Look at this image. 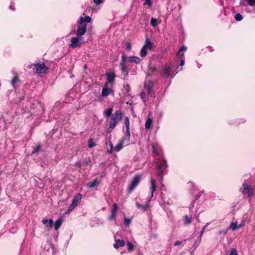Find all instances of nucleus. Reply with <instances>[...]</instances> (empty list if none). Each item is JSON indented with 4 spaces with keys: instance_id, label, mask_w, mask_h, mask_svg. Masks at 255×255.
<instances>
[{
    "instance_id": "1",
    "label": "nucleus",
    "mask_w": 255,
    "mask_h": 255,
    "mask_svg": "<svg viewBox=\"0 0 255 255\" xmlns=\"http://www.w3.org/2000/svg\"><path fill=\"white\" fill-rule=\"evenodd\" d=\"M239 191L243 195V198L250 201L255 195V187L250 178L245 179Z\"/></svg>"
},
{
    "instance_id": "2",
    "label": "nucleus",
    "mask_w": 255,
    "mask_h": 255,
    "mask_svg": "<svg viewBox=\"0 0 255 255\" xmlns=\"http://www.w3.org/2000/svg\"><path fill=\"white\" fill-rule=\"evenodd\" d=\"M25 100V97L24 96L19 98V105H21V101H23V106L22 109L23 110V113L24 112H30L32 114H35L36 115L41 114L44 112V109L42 105L39 103H34L31 104L29 108L28 107V101Z\"/></svg>"
},
{
    "instance_id": "3",
    "label": "nucleus",
    "mask_w": 255,
    "mask_h": 255,
    "mask_svg": "<svg viewBox=\"0 0 255 255\" xmlns=\"http://www.w3.org/2000/svg\"><path fill=\"white\" fill-rule=\"evenodd\" d=\"M91 21V18L89 16L80 17L77 23V30L76 32L77 36L82 37L87 31V24Z\"/></svg>"
},
{
    "instance_id": "4",
    "label": "nucleus",
    "mask_w": 255,
    "mask_h": 255,
    "mask_svg": "<svg viewBox=\"0 0 255 255\" xmlns=\"http://www.w3.org/2000/svg\"><path fill=\"white\" fill-rule=\"evenodd\" d=\"M168 167L167 161L164 158H162L160 163H158L156 165L157 175L158 180L161 183L163 180L164 172L166 170Z\"/></svg>"
},
{
    "instance_id": "5",
    "label": "nucleus",
    "mask_w": 255,
    "mask_h": 255,
    "mask_svg": "<svg viewBox=\"0 0 255 255\" xmlns=\"http://www.w3.org/2000/svg\"><path fill=\"white\" fill-rule=\"evenodd\" d=\"M123 116V113L121 110L116 111L111 116L109 123V128L113 129L117 124L122 119Z\"/></svg>"
},
{
    "instance_id": "6",
    "label": "nucleus",
    "mask_w": 255,
    "mask_h": 255,
    "mask_svg": "<svg viewBox=\"0 0 255 255\" xmlns=\"http://www.w3.org/2000/svg\"><path fill=\"white\" fill-rule=\"evenodd\" d=\"M141 181V175L136 174L133 177L128 188V192L130 193L139 185Z\"/></svg>"
},
{
    "instance_id": "7",
    "label": "nucleus",
    "mask_w": 255,
    "mask_h": 255,
    "mask_svg": "<svg viewBox=\"0 0 255 255\" xmlns=\"http://www.w3.org/2000/svg\"><path fill=\"white\" fill-rule=\"evenodd\" d=\"M84 43V38L79 36L73 37L71 39V43L69 47L75 48Z\"/></svg>"
},
{
    "instance_id": "8",
    "label": "nucleus",
    "mask_w": 255,
    "mask_h": 255,
    "mask_svg": "<svg viewBox=\"0 0 255 255\" xmlns=\"http://www.w3.org/2000/svg\"><path fill=\"white\" fill-rule=\"evenodd\" d=\"M107 76V81L105 83V86H109V84H111V86H113L114 82L115 79L116 77L115 73L112 72H109L106 74Z\"/></svg>"
},
{
    "instance_id": "9",
    "label": "nucleus",
    "mask_w": 255,
    "mask_h": 255,
    "mask_svg": "<svg viewBox=\"0 0 255 255\" xmlns=\"http://www.w3.org/2000/svg\"><path fill=\"white\" fill-rule=\"evenodd\" d=\"M172 66L170 63L166 64L161 70V75L163 76L168 77L171 74Z\"/></svg>"
},
{
    "instance_id": "10",
    "label": "nucleus",
    "mask_w": 255,
    "mask_h": 255,
    "mask_svg": "<svg viewBox=\"0 0 255 255\" xmlns=\"http://www.w3.org/2000/svg\"><path fill=\"white\" fill-rule=\"evenodd\" d=\"M34 65L37 73H38V74L45 73L46 71L48 70L47 68L46 67L44 63L41 64H34Z\"/></svg>"
},
{
    "instance_id": "11",
    "label": "nucleus",
    "mask_w": 255,
    "mask_h": 255,
    "mask_svg": "<svg viewBox=\"0 0 255 255\" xmlns=\"http://www.w3.org/2000/svg\"><path fill=\"white\" fill-rule=\"evenodd\" d=\"M152 87L153 83L150 80H149L145 84L144 90L146 91L148 95H150L152 93Z\"/></svg>"
},
{
    "instance_id": "12",
    "label": "nucleus",
    "mask_w": 255,
    "mask_h": 255,
    "mask_svg": "<svg viewBox=\"0 0 255 255\" xmlns=\"http://www.w3.org/2000/svg\"><path fill=\"white\" fill-rule=\"evenodd\" d=\"M82 198V196L80 193L76 194L73 199L71 204L75 206V207H76L80 203Z\"/></svg>"
},
{
    "instance_id": "13",
    "label": "nucleus",
    "mask_w": 255,
    "mask_h": 255,
    "mask_svg": "<svg viewBox=\"0 0 255 255\" xmlns=\"http://www.w3.org/2000/svg\"><path fill=\"white\" fill-rule=\"evenodd\" d=\"M82 198V196L80 193L76 194L73 199L71 204L75 206V207H76L80 203Z\"/></svg>"
},
{
    "instance_id": "14",
    "label": "nucleus",
    "mask_w": 255,
    "mask_h": 255,
    "mask_svg": "<svg viewBox=\"0 0 255 255\" xmlns=\"http://www.w3.org/2000/svg\"><path fill=\"white\" fill-rule=\"evenodd\" d=\"M82 198V196L80 193L76 194L73 199L71 204L75 206V207H76L80 203Z\"/></svg>"
},
{
    "instance_id": "15",
    "label": "nucleus",
    "mask_w": 255,
    "mask_h": 255,
    "mask_svg": "<svg viewBox=\"0 0 255 255\" xmlns=\"http://www.w3.org/2000/svg\"><path fill=\"white\" fill-rule=\"evenodd\" d=\"M128 64L129 63H120V66L121 67V70L123 73H125V77H127L128 75Z\"/></svg>"
},
{
    "instance_id": "16",
    "label": "nucleus",
    "mask_w": 255,
    "mask_h": 255,
    "mask_svg": "<svg viewBox=\"0 0 255 255\" xmlns=\"http://www.w3.org/2000/svg\"><path fill=\"white\" fill-rule=\"evenodd\" d=\"M118 209V206L116 203H114L113 205V207L111 210V215L110 216L109 219L110 221H112L115 219L116 216V212Z\"/></svg>"
},
{
    "instance_id": "17",
    "label": "nucleus",
    "mask_w": 255,
    "mask_h": 255,
    "mask_svg": "<svg viewBox=\"0 0 255 255\" xmlns=\"http://www.w3.org/2000/svg\"><path fill=\"white\" fill-rule=\"evenodd\" d=\"M100 181L97 178L94 179L92 181H90L86 184V186L89 188H93L97 187L100 185Z\"/></svg>"
},
{
    "instance_id": "18",
    "label": "nucleus",
    "mask_w": 255,
    "mask_h": 255,
    "mask_svg": "<svg viewBox=\"0 0 255 255\" xmlns=\"http://www.w3.org/2000/svg\"><path fill=\"white\" fill-rule=\"evenodd\" d=\"M14 117L13 116H9L8 114H6L3 116V121L4 125H8L12 123Z\"/></svg>"
},
{
    "instance_id": "19",
    "label": "nucleus",
    "mask_w": 255,
    "mask_h": 255,
    "mask_svg": "<svg viewBox=\"0 0 255 255\" xmlns=\"http://www.w3.org/2000/svg\"><path fill=\"white\" fill-rule=\"evenodd\" d=\"M20 83V80L17 75L14 76L12 79L11 81V85L13 88H17L19 86V83Z\"/></svg>"
},
{
    "instance_id": "20",
    "label": "nucleus",
    "mask_w": 255,
    "mask_h": 255,
    "mask_svg": "<svg viewBox=\"0 0 255 255\" xmlns=\"http://www.w3.org/2000/svg\"><path fill=\"white\" fill-rule=\"evenodd\" d=\"M108 86H104L102 89V95L103 97H107L112 92L111 88H108Z\"/></svg>"
},
{
    "instance_id": "21",
    "label": "nucleus",
    "mask_w": 255,
    "mask_h": 255,
    "mask_svg": "<svg viewBox=\"0 0 255 255\" xmlns=\"http://www.w3.org/2000/svg\"><path fill=\"white\" fill-rule=\"evenodd\" d=\"M42 223L47 228H52L53 225V221L52 219L47 220L46 219L42 220Z\"/></svg>"
},
{
    "instance_id": "22",
    "label": "nucleus",
    "mask_w": 255,
    "mask_h": 255,
    "mask_svg": "<svg viewBox=\"0 0 255 255\" xmlns=\"http://www.w3.org/2000/svg\"><path fill=\"white\" fill-rule=\"evenodd\" d=\"M150 182H151L150 190H151V192L150 198H152L153 196V193L156 190V184H155V181L152 178H151V179Z\"/></svg>"
},
{
    "instance_id": "23",
    "label": "nucleus",
    "mask_w": 255,
    "mask_h": 255,
    "mask_svg": "<svg viewBox=\"0 0 255 255\" xmlns=\"http://www.w3.org/2000/svg\"><path fill=\"white\" fill-rule=\"evenodd\" d=\"M246 120L245 119L242 118V119H237L235 121H229L228 124L229 125H240L241 124L245 123L246 122Z\"/></svg>"
},
{
    "instance_id": "24",
    "label": "nucleus",
    "mask_w": 255,
    "mask_h": 255,
    "mask_svg": "<svg viewBox=\"0 0 255 255\" xmlns=\"http://www.w3.org/2000/svg\"><path fill=\"white\" fill-rule=\"evenodd\" d=\"M143 46L147 50H151L153 48V43L148 38L146 39Z\"/></svg>"
},
{
    "instance_id": "25",
    "label": "nucleus",
    "mask_w": 255,
    "mask_h": 255,
    "mask_svg": "<svg viewBox=\"0 0 255 255\" xmlns=\"http://www.w3.org/2000/svg\"><path fill=\"white\" fill-rule=\"evenodd\" d=\"M152 123V118H150L148 115V118L145 123V129H149L151 128Z\"/></svg>"
},
{
    "instance_id": "26",
    "label": "nucleus",
    "mask_w": 255,
    "mask_h": 255,
    "mask_svg": "<svg viewBox=\"0 0 255 255\" xmlns=\"http://www.w3.org/2000/svg\"><path fill=\"white\" fill-rule=\"evenodd\" d=\"M125 243L122 240H118L116 241V243L114 245V247L115 249H118L120 247H123L125 246Z\"/></svg>"
},
{
    "instance_id": "27",
    "label": "nucleus",
    "mask_w": 255,
    "mask_h": 255,
    "mask_svg": "<svg viewBox=\"0 0 255 255\" xmlns=\"http://www.w3.org/2000/svg\"><path fill=\"white\" fill-rule=\"evenodd\" d=\"M63 220L61 218H59L56 221L54 224V229L55 230H57L62 225Z\"/></svg>"
},
{
    "instance_id": "28",
    "label": "nucleus",
    "mask_w": 255,
    "mask_h": 255,
    "mask_svg": "<svg viewBox=\"0 0 255 255\" xmlns=\"http://www.w3.org/2000/svg\"><path fill=\"white\" fill-rule=\"evenodd\" d=\"M129 62H133L136 64H138L140 62V59L139 57L132 56L129 57Z\"/></svg>"
},
{
    "instance_id": "29",
    "label": "nucleus",
    "mask_w": 255,
    "mask_h": 255,
    "mask_svg": "<svg viewBox=\"0 0 255 255\" xmlns=\"http://www.w3.org/2000/svg\"><path fill=\"white\" fill-rule=\"evenodd\" d=\"M113 111V109L112 107L108 108L107 109H106L104 112V115L106 117H109L110 116H112V113Z\"/></svg>"
},
{
    "instance_id": "30",
    "label": "nucleus",
    "mask_w": 255,
    "mask_h": 255,
    "mask_svg": "<svg viewBox=\"0 0 255 255\" xmlns=\"http://www.w3.org/2000/svg\"><path fill=\"white\" fill-rule=\"evenodd\" d=\"M124 143L123 141L121 140L120 142L115 147V151L117 152L120 151L123 147Z\"/></svg>"
},
{
    "instance_id": "31",
    "label": "nucleus",
    "mask_w": 255,
    "mask_h": 255,
    "mask_svg": "<svg viewBox=\"0 0 255 255\" xmlns=\"http://www.w3.org/2000/svg\"><path fill=\"white\" fill-rule=\"evenodd\" d=\"M201 240L200 239L197 238L196 240L194 242V243L192 246V251L194 252L195 251L196 248L199 246Z\"/></svg>"
},
{
    "instance_id": "32",
    "label": "nucleus",
    "mask_w": 255,
    "mask_h": 255,
    "mask_svg": "<svg viewBox=\"0 0 255 255\" xmlns=\"http://www.w3.org/2000/svg\"><path fill=\"white\" fill-rule=\"evenodd\" d=\"M147 49H146L143 46L142 47L140 51V56L141 57H144L147 53Z\"/></svg>"
},
{
    "instance_id": "33",
    "label": "nucleus",
    "mask_w": 255,
    "mask_h": 255,
    "mask_svg": "<svg viewBox=\"0 0 255 255\" xmlns=\"http://www.w3.org/2000/svg\"><path fill=\"white\" fill-rule=\"evenodd\" d=\"M136 206L138 208H142L144 210H146L149 207V204L146 203L145 205H142L139 203H136Z\"/></svg>"
},
{
    "instance_id": "34",
    "label": "nucleus",
    "mask_w": 255,
    "mask_h": 255,
    "mask_svg": "<svg viewBox=\"0 0 255 255\" xmlns=\"http://www.w3.org/2000/svg\"><path fill=\"white\" fill-rule=\"evenodd\" d=\"M127 246L128 247V250L129 252H131L132 251H133L134 247L132 243L129 241H128L127 243Z\"/></svg>"
},
{
    "instance_id": "35",
    "label": "nucleus",
    "mask_w": 255,
    "mask_h": 255,
    "mask_svg": "<svg viewBox=\"0 0 255 255\" xmlns=\"http://www.w3.org/2000/svg\"><path fill=\"white\" fill-rule=\"evenodd\" d=\"M191 223V219L189 218L187 215H185L184 217V223L185 225H188Z\"/></svg>"
},
{
    "instance_id": "36",
    "label": "nucleus",
    "mask_w": 255,
    "mask_h": 255,
    "mask_svg": "<svg viewBox=\"0 0 255 255\" xmlns=\"http://www.w3.org/2000/svg\"><path fill=\"white\" fill-rule=\"evenodd\" d=\"M41 147L40 144H38L37 146H36L35 147H33V150L32 151V154L37 153L40 151Z\"/></svg>"
},
{
    "instance_id": "37",
    "label": "nucleus",
    "mask_w": 255,
    "mask_h": 255,
    "mask_svg": "<svg viewBox=\"0 0 255 255\" xmlns=\"http://www.w3.org/2000/svg\"><path fill=\"white\" fill-rule=\"evenodd\" d=\"M91 162V160L89 158H85L82 161V166H87Z\"/></svg>"
},
{
    "instance_id": "38",
    "label": "nucleus",
    "mask_w": 255,
    "mask_h": 255,
    "mask_svg": "<svg viewBox=\"0 0 255 255\" xmlns=\"http://www.w3.org/2000/svg\"><path fill=\"white\" fill-rule=\"evenodd\" d=\"M88 147L92 148L94 147L96 145L94 141V139L93 138H90L89 139L88 141Z\"/></svg>"
},
{
    "instance_id": "39",
    "label": "nucleus",
    "mask_w": 255,
    "mask_h": 255,
    "mask_svg": "<svg viewBox=\"0 0 255 255\" xmlns=\"http://www.w3.org/2000/svg\"><path fill=\"white\" fill-rule=\"evenodd\" d=\"M125 125L126 126V129L129 128V119L128 117H126L125 118Z\"/></svg>"
},
{
    "instance_id": "40",
    "label": "nucleus",
    "mask_w": 255,
    "mask_h": 255,
    "mask_svg": "<svg viewBox=\"0 0 255 255\" xmlns=\"http://www.w3.org/2000/svg\"><path fill=\"white\" fill-rule=\"evenodd\" d=\"M235 18L236 21H240L243 19V17L241 14L238 13L235 15Z\"/></svg>"
},
{
    "instance_id": "41",
    "label": "nucleus",
    "mask_w": 255,
    "mask_h": 255,
    "mask_svg": "<svg viewBox=\"0 0 255 255\" xmlns=\"http://www.w3.org/2000/svg\"><path fill=\"white\" fill-rule=\"evenodd\" d=\"M76 207H75V206H74L73 205H72L71 204L69 205V206L68 207V209L67 210V211L65 212V214H69L74 209H75Z\"/></svg>"
},
{
    "instance_id": "42",
    "label": "nucleus",
    "mask_w": 255,
    "mask_h": 255,
    "mask_svg": "<svg viewBox=\"0 0 255 255\" xmlns=\"http://www.w3.org/2000/svg\"><path fill=\"white\" fill-rule=\"evenodd\" d=\"M129 59V58L126 57V56L123 55L122 56V61L121 62V63H123V64L124 63H129V61H127V59Z\"/></svg>"
},
{
    "instance_id": "43",
    "label": "nucleus",
    "mask_w": 255,
    "mask_h": 255,
    "mask_svg": "<svg viewBox=\"0 0 255 255\" xmlns=\"http://www.w3.org/2000/svg\"><path fill=\"white\" fill-rule=\"evenodd\" d=\"M150 24L153 27H155L157 25V19L155 18L152 17L150 20Z\"/></svg>"
},
{
    "instance_id": "44",
    "label": "nucleus",
    "mask_w": 255,
    "mask_h": 255,
    "mask_svg": "<svg viewBox=\"0 0 255 255\" xmlns=\"http://www.w3.org/2000/svg\"><path fill=\"white\" fill-rule=\"evenodd\" d=\"M237 223H232L230 225L229 229H232L233 231H235L237 230Z\"/></svg>"
},
{
    "instance_id": "45",
    "label": "nucleus",
    "mask_w": 255,
    "mask_h": 255,
    "mask_svg": "<svg viewBox=\"0 0 255 255\" xmlns=\"http://www.w3.org/2000/svg\"><path fill=\"white\" fill-rule=\"evenodd\" d=\"M130 136H128V135H124V137L122 138V139L121 140V141H123V142L124 143H125V142H128L129 141V140H130Z\"/></svg>"
},
{
    "instance_id": "46",
    "label": "nucleus",
    "mask_w": 255,
    "mask_h": 255,
    "mask_svg": "<svg viewBox=\"0 0 255 255\" xmlns=\"http://www.w3.org/2000/svg\"><path fill=\"white\" fill-rule=\"evenodd\" d=\"M131 223V219L129 218H126L124 219V224L125 225L128 226Z\"/></svg>"
},
{
    "instance_id": "47",
    "label": "nucleus",
    "mask_w": 255,
    "mask_h": 255,
    "mask_svg": "<svg viewBox=\"0 0 255 255\" xmlns=\"http://www.w3.org/2000/svg\"><path fill=\"white\" fill-rule=\"evenodd\" d=\"M229 255H238L237 251L236 249H232Z\"/></svg>"
},
{
    "instance_id": "48",
    "label": "nucleus",
    "mask_w": 255,
    "mask_h": 255,
    "mask_svg": "<svg viewBox=\"0 0 255 255\" xmlns=\"http://www.w3.org/2000/svg\"><path fill=\"white\" fill-rule=\"evenodd\" d=\"M250 6L255 5V0H246Z\"/></svg>"
},
{
    "instance_id": "49",
    "label": "nucleus",
    "mask_w": 255,
    "mask_h": 255,
    "mask_svg": "<svg viewBox=\"0 0 255 255\" xmlns=\"http://www.w3.org/2000/svg\"><path fill=\"white\" fill-rule=\"evenodd\" d=\"M177 54L179 58H182V57H184V53L182 51H180V50L178 51Z\"/></svg>"
},
{
    "instance_id": "50",
    "label": "nucleus",
    "mask_w": 255,
    "mask_h": 255,
    "mask_svg": "<svg viewBox=\"0 0 255 255\" xmlns=\"http://www.w3.org/2000/svg\"><path fill=\"white\" fill-rule=\"evenodd\" d=\"M4 124L3 120L0 119V131L3 129Z\"/></svg>"
},
{
    "instance_id": "51",
    "label": "nucleus",
    "mask_w": 255,
    "mask_h": 255,
    "mask_svg": "<svg viewBox=\"0 0 255 255\" xmlns=\"http://www.w3.org/2000/svg\"><path fill=\"white\" fill-rule=\"evenodd\" d=\"M105 0H94V2L97 4H100L101 3L103 2Z\"/></svg>"
},
{
    "instance_id": "52",
    "label": "nucleus",
    "mask_w": 255,
    "mask_h": 255,
    "mask_svg": "<svg viewBox=\"0 0 255 255\" xmlns=\"http://www.w3.org/2000/svg\"><path fill=\"white\" fill-rule=\"evenodd\" d=\"M75 166H77V167H81L82 166V161H78L75 164Z\"/></svg>"
},
{
    "instance_id": "53",
    "label": "nucleus",
    "mask_w": 255,
    "mask_h": 255,
    "mask_svg": "<svg viewBox=\"0 0 255 255\" xmlns=\"http://www.w3.org/2000/svg\"><path fill=\"white\" fill-rule=\"evenodd\" d=\"M145 3L148 5L149 7H150L152 5V3L150 0H145Z\"/></svg>"
},
{
    "instance_id": "54",
    "label": "nucleus",
    "mask_w": 255,
    "mask_h": 255,
    "mask_svg": "<svg viewBox=\"0 0 255 255\" xmlns=\"http://www.w3.org/2000/svg\"><path fill=\"white\" fill-rule=\"evenodd\" d=\"M227 232H228V230H222V231H220L219 232V235H221V234L226 235L227 233Z\"/></svg>"
},
{
    "instance_id": "55",
    "label": "nucleus",
    "mask_w": 255,
    "mask_h": 255,
    "mask_svg": "<svg viewBox=\"0 0 255 255\" xmlns=\"http://www.w3.org/2000/svg\"><path fill=\"white\" fill-rule=\"evenodd\" d=\"M184 57H182L181 58V61H180V65L181 66H182L184 65L185 64V61H184Z\"/></svg>"
},
{
    "instance_id": "56",
    "label": "nucleus",
    "mask_w": 255,
    "mask_h": 255,
    "mask_svg": "<svg viewBox=\"0 0 255 255\" xmlns=\"http://www.w3.org/2000/svg\"><path fill=\"white\" fill-rule=\"evenodd\" d=\"M126 49L127 50H129L131 49V45L130 43H128L126 45Z\"/></svg>"
},
{
    "instance_id": "57",
    "label": "nucleus",
    "mask_w": 255,
    "mask_h": 255,
    "mask_svg": "<svg viewBox=\"0 0 255 255\" xmlns=\"http://www.w3.org/2000/svg\"><path fill=\"white\" fill-rule=\"evenodd\" d=\"M125 135H128V136H130V132H129V128L128 129H126V131L125 132Z\"/></svg>"
},
{
    "instance_id": "58",
    "label": "nucleus",
    "mask_w": 255,
    "mask_h": 255,
    "mask_svg": "<svg viewBox=\"0 0 255 255\" xmlns=\"http://www.w3.org/2000/svg\"><path fill=\"white\" fill-rule=\"evenodd\" d=\"M181 242L180 241H176L175 244H174V246H180L181 244Z\"/></svg>"
},
{
    "instance_id": "59",
    "label": "nucleus",
    "mask_w": 255,
    "mask_h": 255,
    "mask_svg": "<svg viewBox=\"0 0 255 255\" xmlns=\"http://www.w3.org/2000/svg\"><path fill=\"white\" fill-rule=\"evenodd\" d=\"M141 98L143 100L145 96V93L143 92H142L140 94Z\"/></svg>"
},
{
    "instance_id": "60",
    "label": "nucleus",
    "mask_w": 255,
    "mask_h": 255,
    "mask_svg": "<svg viewBox=\"0 0 255 255\" xmlns=\"http://www.w3.org/2000/svg\"><path fill=\"white\" fill-rule=\"evenodd\" d=\"M187 49V47L185 46H182L180 49V51H183L184 50H186Z\"/></svg>"
},
{
    "instance_id": "61",
    "label": "nucleus",
    "mask_w": 255,
    "mask_h": 255,
    "mask_svg": "<svg viewBox=\"0 0 255 255\" xmlns=\"http://www.w3.org/2000/svg\"><path fill=\"white\" fill-rule=\"evenodd\" d=\"M9 9H10L12 10H14L15 8H14L13 5L12 4V2L11 3V4L9 6Z\"/></svg>"
},
{
    "instance_id": "62",
    "label": "nucleus",
    "mask_w": 255,
    "mask_h": 255,
    "mask_svg": "<svg viewBox=\"0 0 255 255\" xmlns=\"http://www.w3.org/2000/svg\"><path fill=\"white\" fill-rule=\"evenodd\" d=\"M154 71H156V69H155V68H153V69H152V68H149V70H148V72H149H149L153 73V72H154Z\"/></svg>"
},
{
    "instance_id": "63",
    "label": "nucleus",
    "mask_w": 255,
    "mask_h": 255,
    "mask_svg": "<svg viewBox=\"0 0 255 255\" xmlns=\"http://www.w3.org/2000/svg\"><path fill=\"white\" fill-rule=\"evenodd\" d=\"M204 233V231L203 230H202L201 232H200V235L197 238L198 239H200L201 240V238H202V236L203 235V234Z\"/></svg>"
},
{
    "instance_id": "64",
    "label": "nucleus",
    "mask_w": 255,
    "mask_h": 255,
    "mask_svg": "<svg viewBox=\"0 0 255 255\" xmlns=\"http://www.w3.org/2000/svg\"><path fill=\"white\" fill-rule=\"evenodd\" d=\"M243 227V225L242 224H240V225H237V229H241V228H242Z\"/></svg>"
}]
</instances>
